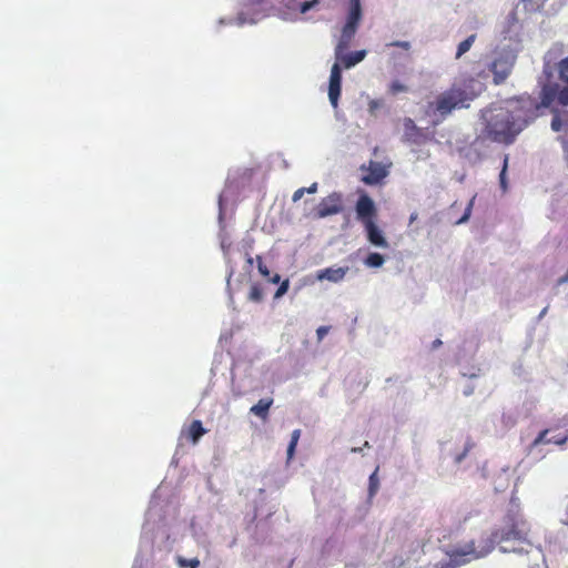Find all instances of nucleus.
<instances>
[{
  "mask_svg": "<svg viewBox=\"0 0 568 568\" xmlns=\"http://www.w3.org/2000/svg\"><path fill=\"white\" fill-rule=\"evenodd\" d=\"M544 73L547 75V82L541 84L539 102L531 95L523 94L510 100L505 108L511 114L514 122L519 125L520 132L541 114L542 109L554 104L568 105V89H559L557 82L549 80L551 73L546 70Z\"/></svg>",
  "mask_w": 568,
  "mask_h": 568,
  "instance_id": "nucleus-1",
  "label": "nucleus"
},
{
  "mask_svg": "<svg viewBox=\"0 0 568 568\" xmlns=\"http://www.w3.org/2000/svg\"><path fill=\"white\" fill-rule=\"evenodd\" d=\"M362 4L361 0H349L348 13L346 22L342 28L341 37L335 47V63H339L341 69H349L359 63L366 57L365 50L345 53L349 48L353 38L355 37L359 22L362 20Z\"/></svg>",
  "mask_w": 568,
  "mask_h": 568,
  "instance_id": "nucleus-2",
  "label": "nucleus"
},
{
  "mask_svg": "<svg viewBox=\"0 0 568 568\" xmlns=\"http://www.w3.org/2000/svg\"><path fill=\"white\" fill-rule=\"evenodd\" d=\"M520 532L515 524L508 528L497 529L489 535H483L478 540H470L453 551V560L460 564L488 555L495 545L510 539H519Z\"/></svg>",
  "mask_w": 568,
  "mask_h": 568,
  "instance_id": "nucleus-3",
  "label": "nucleus"
},
{
  "mask_svg": "<svg viewBox=\"0 0 568 568\" xmlns=\"http://www.w3.org/2000/svg\"><path fill=\"white\" fill-rule=\"evenodd\" d=\"M485 131L491 141L508 145L520 133V128L505 108H499L488 118Z\"/></svg>",
  "mask_w": 568,
  "mask_h": 568,
  "instance_id": "nucleus-4",
  "label": "nucleus"
},
{
  "mask_svg": "<svg viewBox=\"0 0 568 568\" xmlns=\"http://www.w3.org/2000/svg\"><path fill=\"white\" fill-rule=\"evenodd\" d=\"M468 94L460 85L453 84L448 90L437 95L434 102H429L426 109L427 114L439 115V119L434 121L438 124L442 120L446 119L454 110L460 109L466 105Z\"/></svg>",
  "mask_w": 568,
  "mask_h": 568,
  "instance_id": "nucleus-5",
  "label": "nucleus"
},
{
  "mask_svg": "<svg viewBox=\"0 0 568 568\" xmlns=\"http://www.w3.org/2000/svg\"><path fill=\"white\" fill-rule=\"evenodd\" d=\"M373 155L374 159L369 161L367 168L368 174L364 178H387L393 165L392 160L381 153L377 148L374 150Z\"/></svg>",
  "mask_w": 568,
  "mask_h": 568,
  "instance_id": "nucleus-6",
  "label": "nucleus"
},
{
  "mask_svg": "<svg viewBox=\"0 0 568 568\" xmlns=\"http://www.w3.org/2000/svg\"><path fill=\"white\" fill-rule=\"evenodd\" d=\"M514 67V60L507 57L495 59L490 65L494 75V83L501 84L510 75Z\"/></svg>",
  "mask_w": 568,
  "mask_h": 568,
  "instance_id": "nucleus-7",
  "label": "nucleus"
},
{
  "mask_svg": "<svg viewBox=\"0 0 568 568\" xmlns=\"http://www.w3.org/2000/svg\"><path fill=\"white\" fill-rule=\"evenodd\" d=\"M342 89V70L339 63H334L331 69L328 83V99L334 108L338 105Z\"/></svg>",
  "mask_w": 568,
  "mask_h": 568,
  "instance_id": "nucleus-8",
  "label": "nucleus"
},
{
  "mask_svg": "<svg viewBox=\"0 0 568 568\" xmlns=\"http://www.w3.org/2000/svg\"><path fill=\"white\" fill-rule=\"evenodd\" d=\"M404 139L414 144H422L429 140V134L423 129L418 128L410 118H405L404 122Z\"/></svg>",
  "mask_w": 568,
  "mask_h": 568,
  "instance_id": "nucleus-9",
  "label": "nucleus"
},
{
  "mask_svg": "<svg viewBox=\"0 0 568 568\" xmlns=\"http://www.w3.org/2000/svg\"><path fill=\"white\" fill-rule=\"evenodd\" d=\"M356 213L363 224H365V221H374L376 210L373 200L368 195L363 194L359 196L356 203Z\"/></svg>",
  "mask_w": 568,
  "mask_h": 568,
  "instance_id": "nucleus-10",
  "label": "nucleus"
},
{
  "mask_svg": "<svg viewBox=\"0 0 568 568\" xmlns=\"http://www.w3.org/2000/svg\"><path fill=\"white\" fill-rule=\"evenodd\" d=\"M365 230L367 233L368 241L379 247H387L388 243L383 235V232L377 227L374 221H365Z\"/></svg>",
  "mask_w": 568,
  "mask_h": 568,
  "instance_id": "nucleus-11",
  "label": "nucleus"
},
{
  "mask_svg": "<svg viewBox=\"0 0 568 568\" xmlns=\"http://www.w3.org/2000/svg\"><path fill=\"white\" fill-rule=\"evenodd\" d=\"M347 272H348V267L347 266H345V267H336V268L327 267V268L318 271L317 274H316V278L318 281L326 280V281H329V282H333V283H338V282H341L345 277Z\"/></svg>",
  "mask_w": 568,
  "mask_h": 568,
  "instance_id": "nucleus-12",
  "label": "nucleus"
},
{
  "mask_svg": "<svg viewBox=\"0 0 568 568\" xmlns=\"http://www.w3.org/2000/svg\"><path fill=\"white\" fill-rule=\"evenodd\" d=\"M342 210L339 200L334 197H328L323 200L316 209V215L318 217H325L328 215L337 214Z\"/></svg>",
  "mask_w": 568,
  "mask_h": 568,
  "instance_id": "nucleus-13",
  "label": "nucleus"
},
{
  "mask_svg": "<svg viewBox=\"0 0 568 568\" xmlns=\"http://www.w3.org/2000/svg\"><path fill=\"white\" fill-rule=\"evenodd\" d=\"M273 405V398H262L255 405L250 408V412L260 417L262 420H266L268 417V410Z\"/></svg>",
  "mask_w": 568,
  "mask_h": 568,
  "instance_id": "nucleus-14",
  "label": "nucleus"
},
{
  "mask_svg": "<svg viewBox=\"0 0 568 568\" xmlns=\"http://www.w3.org/2000/svg\"><path fill=\"white\" fill-rule=\"evenodd\" d=\"M206 433L201 420H193L189 427V438L192 443H197V440Z\"/></svg>",
  "mask_w": 568,
  "mask_h": 568,
  "instance_id": "nucleus-15",
  "label": "nucleus"
},
{
  "mask_svg": "<svg viewBox=\"0 0 568 568\" xmlns=\"http://www.w3.org/2000/svg\"><path fill=\"white\" fill-rule=\"evenodd\" d=\"M548 433H549L548 429H545V430L540 432L538 434V436L534 439L532 446H539V445L549 444V443H555V444L560 445V444H564L566 442L565 437L548 438Z\"/></svg>",
  "mask_w": 568,
  "mask_h": 568,
  "instance_id": "nucleus-16",
  "label": "nucleus"
},
{
  "mask_svg": "<svg viewBox=\"0 0 568 568\" xmlns=\"http://www.w3.org/2000/svg\"><path fill=\"white\" fill-rule=\"evenodd\" d=\"M476 40V34H470L464 41H462L457 47L456 59H459L466 52H468Z\"/></svg>",
  "mask_w": 568,
  "mask_h": 568,
  "instance_id": "nucleus-17",
  "label": "nucleus"
},
{
  "mask_svg": "<svg viewBox=\"0 0 568 568\" xmlns=\"http://www.w3.org/2000/svg\"><path fill=\"white\" fill-rule=\"evenodd\" d=\"M408 90L409 88L405 83L399 80H393L388 85L387 92L389 95L396 97L399 93L408 92Z\"/></svg>",
  "mask_w": 568,
  "mask_h": 568,
  "instance_id": "nucleus-18",
  "label": "nucleus"
},
{
  "mask_svg": "<svg viewBox=\"0 0 568 568\" xmlns=\"http://www.w3.org/2000/svg\"><path fill=\"white\" fill-rule=\"evenodd\" d=\"M384 263V257L379 253H369L365 260V264L369 267H381Z\"/></svg>",
  "mask_w": 568,
  "mask_h": 568,
  "instance_id": "nucleus-19",
  "label": "nucleus"
},
{
  "mask_svg": "<svg viewBox=\"0 0 568 568\" xmlns=\"http://www.w3.org/2000/svg\"><path fill=\"white\" fill-rule=\"evenodd\" d=\"M248 300L254 303H260L263 300V290L260 284H253L248 292Z\"/></svg>",
  "mask_w": 568,
  "mask_h": 568,
  "instance_id": "nucleus-20",
  "label": "nucleus"
},
{
  "mask_svg": "<svg viewBox=\"0 0 568 568\" xmlns=\"http://www.w3.org/2000/svg\"><path fill=\"white\" fill-rule=\"evenodd\" d=\"M558 71H559L560 79L568 84V57L562 59L559 62ZM559 89H561L560 85H559ZM562 89H568V85L562 87Z\"/></svg>",
  "mask_w": 568,
  "mask_h": 568,
  "instance_id": "nucleus-21",
  "label": "nucleus"
},
{
  "mask_svg": "<svg viewBox=\"0 0 568 568\" xmlns=\"http://www.w3.org/2000/svg\"><path fill=\"white\" fill-rule=\"evenodd\" d=\"M176 562L180 568H199L200 560L197 558L186 559L184 557H178Z\"/></svg>",
  "mask_w": 568,
  "mask_h": 568,
  "instance_id": "nucleus-22",
  "label": "nucleus"
},
{
  "mask_svg": "<svg viewBox=\"0 0 568 568\" xmlns=\"http://www.w3.org/2000/svg\"><path fill=\"white\" fill-rule=\"evenodd\" d=\"M525 9L530 12L540 10L547 0H521Z\"/></svg>",
  "mask_w": 568,
  "mask_h": 568,
  "instance_id": "nucleus-23",
  "label": "nucleus"
},
{
  "mask_svg": "<svg viewBox=\"0 0 568 568\" xmlns=\"http://www.w3.org/2000/svg\"><path fill=\"white\" fill-rule=\"evenodd\" d=\"M377 471H378V467L369 476V487H368L369 496H374L377 493L378 488H379V479H378V476H377Z\"/></svg>",
  "mask_w": 568,
  "mask_h": 568,
  "instance_id": "nucleus-24",
  "label": "nucleus"
},
{
  "mask_svg": "<svg viewBox=\"0 0 568 568\" xmlns=\"http://www.w3.org/2000/svg\"><path fill=\"white\" fill-rule=\"evenodd\" d=\"M255 260H256L257 270H258L260 274H261L263 277H265V278H266V277H268L271 273H270V270H268V267L266 266V264L263 262L262 256H261V255H257V256L255 257Z\"/></svg>",
  "mask_w": 568,
  "mask_h": 568,
  "instance_id": "nucleus-25",
  "label": "nucleus"
},
{
  "mask_svg": "<svg viewBox=\"0 0 568 568\" xmlns=\"http://www.w3.org/2000/svg\"><path fill=\"white\" fill-rule=\"evenodd\" d=\"M384 105V101L381 99H373L368 102V111L371 114H375L378 109Z\"/></svg>",
  "mask_w": 568,
  "mask_h": 568,
  "instance_id": "nucleus-26",
  "label": "nucleus"
},
{
  "mask_svg": "<svg viewBox=\"0 0 568 568\" xmlns=\"http://www.w3.org/2000/svg\"><path fill=\"white\" fill-rule=\"evenodd\" d=\"M288 287H290V281L286 278V280H284V281L280 284L278 288L276 290V292H275V294H274V297H275V298H280V297H282L284 294H286V293H287Z\"/></svg>",
  "mask_w": 568,
  "mask_h": 568,
  "instance_id": "nucleus-27",
  "label": "nucleus"
},
{
  "mask_svg": "<svg viewBox=\"0 0 568 568\" xmlns=\"http://www.w3.org/2000/svg\"><path fill=\"white\" fill-rule=\"evenodd\" d=\"M318 3H320V0L305 1L301 4L300 11H301V13H306L308 10H311Z\"/></svg>",
  "mask_w": 568,
  "mask_h": 568,
  "instance_id": "nucleus-28",
  "label": "nucleus"
},
{
  "mask_svg": "<svg viewBox=\"0 0 568 568\" xmlns=\"http://www.w3.org/2000/svg\"><path fill=\"white\" fill-rule=\"evenodd\" d=\"M562 126H564V122L561 121L560 116L558 114H556L551 120V129L555 132H558L562 129Z\"/></svg>",
  "mask_w": 568,
  "mask_h": 568,
  "instance_id": "nucleus-29",
  "label": "nucleus"
},
{
  "mask_svg": "<svg viewBox=\"0 0 568 568\" xmlns=\"http://www.w3.org/2000/svg\"><path fill=\"white\" fill-rule=\"evenodd\" d=\"M388 45L397 47V48H400L406 51H408L410 49V43L408 41H394V42L389 43Z\"/></svg>",
  "mask_w": 568,
  "mask_h": 568,
  "instance_id": "nucleus-30",
  "label": "nucleus"
},
{
  "mask_svg": "<svg viewBox=\"0 0 568 568\" xmlns=\"http://www.w3.org/2000/svg\"><path fill=\"white\" fill-rule=\"evenodd\" d=\"M328 332H329V326H320L316 329L317 339L322 341Z\"/></svg>",
  "mask_w": 568,
  "mask_h": 568,
  "instance_id": "nucleus-31",
  "label": "nucleus"
},
{
  "mask_svg": "<svg viewBox=\"0 0 568 568\" xmlns=\"http://www.w3.org/2000/svg\"><path fill=\"white\" fill-rule=\"evenodd\" d=\"M306 189L305 187H301L298 190H296L292 196V200L294 202H297L298 200H301L305 193Z\"/></svg>",
  "mask_w": 568,
  "mask_h": 568,
  "instance_id": "nucleus-32",
  "label": "nucleus"
},
{
  "mask_svg": "<svg viewBox=\"0 0 568 568\" xmlns=\"http://www.w3.org/2000/svg\"><path fill=\"white\" fill-rule=\"evenodd\" d=\"M300 436H301V430L300 429L293 430L290 443H294L295 445H297Z\"/></svg>",
  "mask_w": 568,
  "mask_h": 568,
  "instance_id": "nucleus-33",
  "label": "nucleus"
},
{
  "mask_svg": "<svg viewBox=\"0 0 568 568\" xmlns=\"http://www.w3.org/2000/svg\"><path fill=\"white\" fill-rule=\"evenodd\" d=\"M297 445H295L294 443H290L288 444V447H287V458L288 459H292L294 454H295V448H296Z\"/></svg>",
  "mask_w": 568,
  "mask_h": 568,
  "instance_id": "nucleus-34",
  "label": "nucleus"
},
{
  "mask_svg": "<svg viewBox=\"0 0 568 568\" xmlns=\"http://www.w3.org/2000/svg\"><path fill=\"white\" fill-rule=\"evenodd\" d=\"M507 162H508V156L506 155V156L504 158L503 169H501V171H500V173H499V178H500V179L506 178Z\"/></svg>",
  "mask_w": 568,
  "mask_h": 568,
  "instance_id": "nucleus-35",
  "label": "nucleus"
},
{
  "mask_svg": "<svg viewBox=\"0 0 568 568\" xmlns=\"http://www.w3.org/2000/svg\"><path fill=\"white\" fill-rule=\"evenodd\" d=\"M266 278H267L271 283H274V284H277V283H280V281H281V276H280V274H274L273 276H271V275H270V276H268V277H266Z\"/></svg>",
  "mask_w": 568,
  "mask_h": 568,
  "instance_id": "nucleus-36",
  "label": "nucleus"
},
{
  "mask_svg": "<svg viewBox=\"0 0 568 568\" xmlns=\"http://www.w3.org/2000/svg\"><path fill=\"white\" fill-rule=\"evenodd\" d=\"M469 205H471V203ZM469 214H470V206L467 207L465 214L463 215V217L458 222L459 223L465 222L469 217Z\"/></svg>",
  "mask_w": 568,
  "mask_h": 568,
  "instance_id": "nucleus-37",
  "label": "nucleus"
},
{
  "mask_svg": "<svg viewBox=\"0 0 568 568\" xmlns=\"http://www.w3.org/2000/svg\"><path fill=\"white\" fill-rule=\"evenodd\" d=\"M366 184L373 185V184H381L384 180H363Z\"/></svg>",
  "mask_w": 568,
  "mask_h": 568,
  "instance_id": "nucleus-38",
  "label": "nucleus"
},
{
  "mask_svg": "<svg viewBox=\"0 0 568 568\" xmlns=\"http://www.w3.org/2000/svg\"><path fill=\"white\" fill-rule=\"evenodd\" d=\"M317 183H313L308 189H306L305 193H314L316 192Z\"/></svg>",
  "mask_w": 568,
  "mask_h": 568,
  "instance_id": "nucleus-39",
  "label": "nucleus"
},
{
  "mask_svg": "<svg viewBox=\"0 0 568 568\" xmlns=\"http://www.w3.org/2000/svg\"><path fill=\"white\" fill-rule=\"evenodd\" d=\"M440 345H442V341L439 338H437L432 343V348L435 349V348L439 347Z\"/></svg>",
  "mask_w": 568,
  "mask_h": 568,
  "instance_id": "nucleus-40",
  "label": "nucleus"
},
{
  "mask_svg": "<svg viewBox=\"0 0 568 568\" xmlns=\"http://www.w3.org/2000/svg\"><path fill=\"white\" fill-rule=\"evenodd\" d=\"M418 217V214L417 212H413L409 216V224H412L413 222H415Z\"/></svg>",
  "mask_w": 568,
  "mask_h": 568,
  "instance_id": "nucleus-41",
  "label": "nucleus"
},
{
  "mask_svg": "<svg viewBox=\"0 0 568 568\" xmlns=\"http://www.w3.org/2000/svg\"><path fill=\"white\" fill-rule=\"evenodd\" d=\"M254 261H256L254 257H252L250 254H246V262L250 266L253 265Z\"/></svg>",
  "mask_w": 568,
  "mask_h": 568,
  "instance_id": "nucleus-42",
  "label": "nucleus"
},
{
  "mask_svg": "<svg viewBox=\"0 0 568 568\" xmlns=\"http://www.w3.org/2000/svg\"><path fill=\"white\" fill-rule=\"evenodd\" d=\"M500 185H501L503 191L505 192V191H506V189H507V180L501 179V180H500Z\"/></svg>",
  "mask_w": 568,
  "mask_h": 568,
  "instance_id": "nucleus-43",
  "label": "nucleus"
},
{
  "mask_svg": "<svg viewBox=\"0 0 568 568\" xmlns=\"http://www.w3.org/2000/svg\"><path fill=\"white\" fill-rule=\"evenodd\" d=\"M473 390H474V389H473V387H469V388H467V389H465V390H464V394H465L466 396H469V395H471V394H473Z\"/></svg>",
  "mask_w": 568,
  "mask_h": 568,
  "instance_id": "nucleus-44",
  "label": "nucleus"
},
{
  "mask_svg": "<svg viewBox=\"0 0 568 568\" xmlns=\"http://www.w3.org/2000/svg\"><path fill=\"white\" fill-rule=\"evenodd\" d=\"M232 277V273L229 274V277H227V283H230V278Z\"/></svg>",
  "mask_w": 568,
  "mask_h": 568,
  "instance_id": "nucleus-45",
  "label": "nucleus"
}]
</instances>
